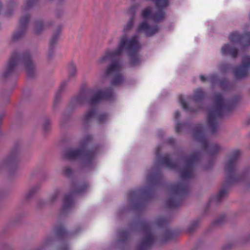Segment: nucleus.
Returning a JSON list of instances; mask_svg holds the SVG:
<instances>
[{"mask_svg": "<svg viewBox=\"0 0 250 250\" xmlns=\"http://www.w3.org/2000/svg\"><path fill=\"white\" fill-rule=\"evenodd\" d=\"M134 25V20L131 18L124 26L123 36L121 38L117 48L115 50H107L105 55L101 59L100 62L112 61L106 70L107 75H113L114 78L112 82L113 85H118L122 83L124 78L120 73L122 65L117 60L124 52L126 51L129 57L132 66H135L140 62L138 52L141 47L139 42V37L135 35L128 38L127 32L130 31Z\"/></svg>", "mask_w": 250, "mask_h": 250, "instance_id": "1", "label": "nucleus"}, {"mask_svg": "<svg viewBox=\"0 0 250 250\" xmlns=\"http://www.w3.org/2000/svg\"><path fill=\"white\" fill-rule=\"evenodd\" d=\"M152 0L158 7V11L155 14H152L150 7L144 9L141 13V16L144 19V21L139 24L137 29L138 32H143L147 37L152 36L159 31V27L158 26H150L147 20L151 19L155 21H162L165 16L162 9L167 7L169 3L168 0Z\"/></svg>", "mask_w": 250, "mask_h": 250, "instance_id": "2", "label": "nucleus"}, {"mask_svg": "<svg viewBox=\"0 0 250 250\" xmlns=\"http://www.w3.org/2000/svg\"><path fill=\"white\" fill-rule=\"evenodd\" d=\"M236 100H228L221 94H217L214 98V104L208 111V123L211 133H214L217 128V119L229 110L234 105Z\"/></svg>", "mask_w": 250, "mask_h": 250, "instance_id": "3", "label": "nucleus"}, {"mask_svg": "<svg viewBox=\"0 0 250 250\" xmlns=\"http://www.w3.org/2000/svg\"><path fill=\"white\" fill-rule=\"evenodd\" d=\"M19 64L23 66L29 76H31L35 70V65L32 61L28 52L22 55L14 54L2 73L4 78L11 76L14 72L16 66Z\"/></svg>", "mask_w": 250, "mask_h": 250, "instance_id": "4", "label": "nucleus"}, {"mask_svg": "<svg viewBox=\"0 0 250 250\" xmlns=\"http://www.w3.org/2000/svg\"><path fill=\"white\" fill-rule=\"evenodd\" d=\"M113 93L111 88L104 92L98 91L94 93L91 90L82 92L73 99V103L76 105L83 104L87 102L91 104H95L104 99L110 100Z\"/></svg>", "mask_w": 250, "mask_h": 250, "instance_id": "5", "label": "nucleus"}, {"mask_svg": "<svg viewBox=\"0 0 250 250\" xmlns=\"http://www.w3.org/2000/svg\"><path fill=\"white\" fill-rule=\"evenodd\" d=\"M240 151L234 150L230 155L228 161L225 163L224 170L227 176V184H232L245 180V173L239 174L236 172L237 163Z\"/></svg>", "mask_w": 250, "mask_h": 250, "instance_id": "6", "label": "nucleus"}, {"mask_svg": "<svg viewBox=\"0 0 250 250\" xmlns=\"http://www.w3.org/2000/svg\"><path fill=\"white\" fill-rule=\"evenodd\" d=\"M206 129L202 125H197L193 129L194 138L199 141L202 146L208 150L209 154H214L221 149V147L217 144H210L205 137Z\"/></svg>", "mask_w": 250, "mask_h": 250, "instance_id": "7", "label": "nucleus"}, {"mask_svg": "<svg viewBox=\"0 0 250 250\" xmlns=\"http://www.w3.org/2000/svg\"><path fill=\"white\" fill-rule=\"evenodd\" d=\"M95 153V151L86 150L83 146L79 149H67L64 153V156L66 159L69 160L81 159L84 164L88 165L93 159Z\"/></svg>", "mask_w": 250, "mask_h": 250, "instance_id": "8", "label": "nucleus"}, {"mask_svg": "<svg viewBox=\"0 0 250 250\" xmlns=\"http://www.w3.org/2000/svg\"><path fill=\"white\" fill-rule=\"evenodd\" d=\"M245 38V36L241 35L237 32L231 33L229 36L230 42L225 44L222 47V54L224 55H228L233 58H236L237 55V50L234 44L242 43Z\"/></svg>", "mask_w": 250, "mask_h": 250, "instance_id": "9", "label": "nucleus"}, {"mask_svg": "<svg viewBox=\"0 0 250 250\" xmlns=\"http://www.w3.org/2000/svg\"><path fill=\"white\" fill-rule=\"evenodd\" d=\"M199 158V154L194 153L186 159L185 165L180 171L181 177L183 179L192 177L194 165L198 161Z\"/></svg>", "mask_w": 250, "mask_h": 250, "instance_id": "10", "label": "nucleus"}, {"mask_svg": "<svg viewBox=\"0 0 250 250\" xmlns=\"http://www.w3.org/2000/svg\"><path fill=\"white\" fill-rule=\"evenodd\" d=\"M250 70V56H245L242 59V64L234 70L236 78L241 79L246 77Z\"/></svg>", "mask_w": 250, "mask_h": 250, "instance_id": "11", "label": "nucleus"}, {"mask_svg": "<svg viewBox=\"0 0 250 250\" xmlns=\"http://www.w3.org/2000/svg\"><path fill=\"white\" fill-rule=\"evenodd\" d=\"M29 20V16L28 15H25L23 16L20 20V24L21 27V29L16 31L13 35V40H17L20 39L24 35L25 31L26 25Z\"/></svg>", "mask_w": 250, "mask_h": 250, "instance_id": "12", "label": "nucleus"}, {"mask_svg": "<svg viewBox=\"0 0 250 250\" xmlns=\"http://www.w3.org/2000/svg\"><path fill=\"white\" fill-rule=\"evenodd\" d=\"M74 202L71 195H67L65 196L62 206V210L65 211L69 210L73 205Z\"/></svg>", "mask_w": 250, "mask_h": 250, "instance_id": "13", "label": "nucleus"}, {"mask_svg": "<svg viewBox=\"0 0 250 250\" xmlns=\"http://www.w3.org/2000/svg\"><path fill=\"white\" fill-rule=\"evenodd\" d=\"M186 189V187L182 184H178L171 186V191L174 196L179 194L183 193Z\"/></svg>", "mask_w": 250, "mask_h": 250, "instance_id": "14", "label": "nucleus"}, {"mask_svg": "<svg viewBox=\"0 0 250 250\" xmlns=\"http://www.w3.org/2000/svg\"><path fill=\"white\" fill-rule=\"evenodd\" d=\"M205 96V93L201 88H197L194 92V94L192 97V100L198 102L202 100Z\"/></svg>", "mask_w": 250, "mask_h": 250, "instance_id": "15", "label": "nucleus"}, {"mask_svg": "<svg viewBox=\"0 0 250 250\" xmlns=\"http://www.w3.org/2000/svg\"><path fill=\"white\" fill-rule=\"evenodd\" d=\"M154 241V237L151 233L146 234L145 240L142 243V247L145 248L151 246Z\"/></svg>", "mask_w": 250, "mask_h": 250, "instance_id": "16", "label": "nucleus"}, {"mask_svg": "<svg viewBox=\"0 0 250 250\" xmlns=\"http://www.w3.org/2000/svg\"><path fill=\"white\" fill-rule=\"evenodd\" d=\"M161 163L162 164H163V165L167 167L174 168L176 167V164H175V163L171 162L167 157H163L162 159Z\"/></svg>", "mask_w": 250, "mask_h": 250, "instance_id": "17", "label": "nucleus"}, {"mask_svg": "<svg viewBox=\"0 0 250 250\" xmlns=\"http://www.w3.org/2000/svg\"><path fill=\"white\" fill-rule=\"evenodd\" d=\"M95 114V110L93 108L91 109L84 115L83 118V121L85 123H88L93 117Z\"/></svg>", "mask_w": 250, "mask_h": 250, "instance_id": "18", "label": "nucleus"}, {"mask_svg": "<svg viewBox=\"0 0 250 250\" xmlns=\"http://www.w3.org/2000/svg\"><path fill=\"white\" fill-rule=\"evenodd\" d=\"M179 102L183 107V108L186 111H195V110L188 108V101L186 100L182 96L180 95L179 97Z\"/></svg>", "mask_w": 250, "mask_h": 250, "instance_id": "19", "label": "nucleus"}, {"mask_svg": "<svg viewBox=\"0 0 250 250\" xmlns=\"http://www.w3.org/2000/svg\"><path fill=\"white\" fill-rule=\"evenodd\" d=\"M77 73V69L75 64L71 62L68 66V74L69 77L74 76Z\"/></svg>", "mask_w": 250, "mask_h": 250, "instance_id": "20", "label": "nucleus"}, {"mask_svg": "<svg viewBox=\"0 0 250 250\" xmlns=\"http://www.w3.org/2000/svg\"><path fill=\"white\" fill-rule=\"evenodd\" d=\"M46 26L47 25L46 24H44L42 21H39L37 22L35 24V32L38 34L45 26Z\"/></svg>", "mask_w": 250, "mask_h": 250, "instance_id": "21", "label": "nucleus"}, {"mask_svg": "<svg viewBox=\"0 0 250 250\" xmlns=\"http://www.w3.org/2000/svg\"><path fill=\"white\" fill-rule=\"evenodd\" d=\"M59 33L57 32L51 38L50 42H49V49L52 50L55 44L56 43L58 38L59 37Z\"/></svg>", "mask_w": 250, "mask_h": 250, "instance_id": "22", "label": "nucleus"}, {"mask_svg": "<svg viewBox=\"0 0 250 250\" xmlns=\"http://www.w3.org/2000/svg\"><path fill=\"white\" fill-rule=\"evenodd\" d=\"M228 193V189L226 188H222L220 190L219 193L216 197L217 201H220L223 198L225 197Z\"/></svg>", "mask_w": 250, "mask_h": 250, "instance_id": "23", "label": "nucleus"}, {"mask_svg": "<svg viewBox=\"0 0 250 250\" xmlns=\"http://www.w3.org/2000/svg\"><path fill=\"white\" fill-rule=\"evenodd\" d=\"M61 191L60 190L55 191L48 198V202L50 203L55 202L58 196L60 195Z\"/></svg>", "mask_w": 250, "mask_h": 250, "instance_id": "24", "label": "nucleus"}, {"mask_svg": "<svg viewBox=\"0 0 250 250\" xmlns=\"http://www.w3.org/2000/svg\"><path fill=\"white\" fill-rule=\"evenodd\" d=\"M38 188L36 187L31 188L26 194V198H29L38 190Z\"/></svg>", "mask_w": 250, "mask_h": 250, "instance_id": "25", "label": "nucleus"}, {"mask_svg": "<svg viewBox=\"0 0 250 250\" xmlns=\"http://www.w3.org/2000/svg\"><path fill=\"white\" fill-rule=\"evenodd\" d=\"M37 0H28L26 2L23 10L25 11L31 7L36 2Z\"/></svg>", "mask_w": 250, "mask_h": 250, "instance_id": "26", "label": "nucleus"}, {"mask_svg": "<svg viewBox=\"0 0 250 250\" xmlns=\"http://www.w3.org/2000/svg\"><path fill=\"white\" fill-rule=\"evenodd\" d=\"M138 6L137 4L130 6L128 9V12L131 15H134L138 8Z\"/></svg>", "mask_w": 250, "mask_h": 250, "instance_id": "27", "label": "nucleus"}, {"mask_svg": "<svg viewBox=\"0 0 250 250\" xmlns=\"http://www.w3.org/2000/svg\"><path fill=\"white\" fill-rule=\"evenodd\" d=\"M178 204L175 197L170 199L168 201V206L169 207H175Z\"/></svg>", "mask_w": 250, "mask_h": 250, "instance_id": "28", "label": "nucleus"}, {"mask_svg": "<svg viewBox=\"0 0 250 250\" xmlns=\"http://www.w3.org/2000/svg\"><path fill=\"white\" fill-rule=\"evenodd\" d=\"M107 119V116L105 114H101L98 116V121L100 123H104Z\"/></svg>", "mask_w": 250, "mask_h": 250, "instance_id": "29", "label": "nucleus"}, {"mask_svg": "<svg viewBox=\"0 0 250 250\" xmlns=\"http://www.w3.org/2000/svg\"><path fill=\"white\" fill-rule=\"evenodd\" d=\"M139 194V192L138 191H132L130 192L129 193V198H132L134 197H136Z\"/></svg>", "mask_w": 250, "mask_h": 250, "instance_id": "30", "label": "nucleus"}, {"mask_svg": "<svg viewBox=\"0 0 250 250\" xmlns=\"http://www.w3.org/2000/svg\"><path fill=\"white\" fill-rule=\"evenodd\" d=\"M72 173V169L69 167H65L64 170V173L67 176H69Z\"/></svg>", "mask_w": 250, "mask_h": 250, "instance_id": "31", "label": "nucleus"}, {"mask_svg": "<svg viewBox=\"0 0 250 250\" xmlns=\"http://www.w3.org/2000/svg\"><path fill=\"white\" fill-rule=\"evenodd\" d=\"M185 125L184 124H179V123H177L176 124V131L177 132V133H179L181 131V128L184 125Z\"/></svg>", "mask_w": 250, "mask_h": 250, "instance_id": "32", "label": "nucleus"}, {"mask_svg": "<svg viewBox=\"0 0 250 250\" xmlns=\"http://www.w3.org/2000/svg\"><path fill=\"white\" fill-rule=\"evenodd\" d=\"M213 78L211 77L206 78L204 76L201 75L200 76V80L202 82H205L207 80H209L210 81L212 80Z\"/></svg>", "mask_w": 250, "mask_h": 250, "instance_id": "33", "label": "nucleus"}, {"mask_svg": "<svg viewBox=\"0 0 250 250\" xmlns=\"http://www.w3.org/2000/svg\"><path fill=\"white\" fill-rule=\"evenodd\" d=\"M229 83L227 82H222L220 84V87L222 89H226L228 87Z\"/></svg>", "mask_w": 250, "mask_h": 250, "instance_id": "34", "label": "nucleus"}, {"mask_svg": "<svg viewBox=\"0 0 250 250\" xmlns=\"http://www.w3.org/2000/svg\"><path fill=\"white\" fill-rule=\"evenodd\" d=\"M61 99V97L59 94H56L54 100V104L58 103Z\"/></svg>", "mask_w": 250, "mask_h": 250, "instance_id": "35", "label": "nucleus"}, {"mask_svg": "<svg viewBox=\"0 0 250 250\" xmlns=\"http://www.w3.org/2000/svg\"><path fill=\"white\" fill-rule=\"evenodd\" d=\"M165 222V220L163 219H159L157 221V223L159 225H163Z\"/></svg>", "mask_w": 250, "mask_h": 250, "instance_id": "36", "label": "nucleus"}, {"mask_svg": "<svg viewBox=\"0 0 250 250\" xmlns=\"http://www.w3.org/2000/svg\"><path fill=\"white\" fill-rule=\"evenodd\" d=\"M66 85V83L65 82H63L61 84V86H60V89L59 90L60 91H62L64 87V86Z\"/></svg>", "mask_w": 250, "mask_h": 250, "instance_id": "37", "label": "nucleus"}, {"mask_svg": "<svg viewBox=\"0 0 250 250\" xmlns=\"http://www.w3.org/2000/svg\"><path fill=\"white\" fill-rule=\"evenodd\" d=\"M179 116H180V114H179V111H176L175 113V120L178 119V118H179Z\"/></svg>", "mask_w": 250, "mask_h": 250, "instance_id": "38", "label": "nucleus"}, {"mask_svg": "<svg viewBox=\"0 0 250 250\" xmlns=\"http://www.w3.org/2000/svg\"><path fill=\"white\" fill-rule=\"evenodd\" d=\"M160 152V148L159 146H158L156 150V154L157 156H158Z\"/></svg>", "mask_w": 250, "mask_h": 250, "instance_id": "39", "label": "nucleus"}, {"mask_svg": "<svg viewBox=\"0 0 250 250\" xmlns=\"http://www.w3.org/2000/svg\"><path fill=\"white\" fill-rule=\"evenodd\" d=\"M50 124V122L48 120H47L46 121V122L44 123V128H46V124L47 125H49Z\"/></svg>", "mask_w": 250, "mask_h": 250, "instance_id": "40", "label": "nucleus"}, {"mask_svg": "<svg viewBox=\"0 0 250 250\" xmlns=\"http://www.w3.org/2000/svg\"><path fill=\"white\" fill-rule=\"evenodd\" d=\"M68 248L67 247H66L65 249H63L62 248H61L60 250H68Z\"/></svg>", "mask_w": 250, "mask_h": 250, "instance_id": "41", "label": "nucleus"}, {"mask_svg": "<svg viewBox=\"0 0 250 250\" xmlns=\"http://www.w3.org/2000/svg\"><path fill=\"white\" fill-rule=\"evenodd\" d=\"M83 190V189H79V190H77V191H76V192H78V193H80V192H82Z\"/></svg>", "mask_w": 250, "mask_h": 250, "instance_id": "42", "label": "nucleus"}, {"mask_svg": "<svg viewBox=\"0 0 250 250\" xmlns=\"http://www.w3.org/2000/svg\"><path fill=\"white\" fill-rule=\"evenodd\" d=\"M15 160V158H10V163H11L13 161H14Z\"/></svg>", "mask_w": 250, "mask_h": 250, "instance_id": "43", "label": "nucleus"}, {"mask_svg": "<svg viewBox=\"0 0 250 250\" xmlns=\"http://www.w3.org/2000/svg\"><path fill=\"white\" fill-rule=\"evenodd\" d=\"M169 140H171L172 141H173L172 139H170Z\"/></svg>", "mask_w": 250, "mask_h": 250, "instance_id": "44", "label": "nucleus"}]
</instances>
